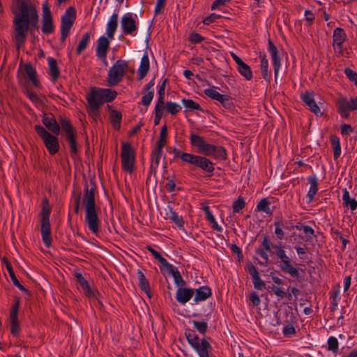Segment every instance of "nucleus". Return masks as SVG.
<instances>
[{
    "label": "nucleus",
    "instance_id": "obj_28",
    "mask_svg": "<svg viewBox=\"0 0 357 357\" xmlns=\"http://www.w3.org/2000/svg\"><path fill=\"white\" fill-rule=\"evenodd\" d=\"M47 62L49 66V75L52 77V81L56 82L60 76V70L57 62L53 57H48Z\"/></svg>",
    "mask_w": 357,
    "mask_h": 357
},
{
    "label": "nucleus",
    "instance_id": "obj_19",
    "mask_svg": "<svg viewBox=\"0 0 357 357\" xmlns=\"http://www.w3.org/2000/svg\"><path fill=\"white\" fill-rule=\"evenodd\" d=\"M121 26L123 33L126 35L132 34L137 30L135 20L130 13H127L121 19Z\"/></svg>",
    "mask_w": 357,
    "mask_h": 357
},
{
    "label": "nucleus",
    "instance_id": "obj_7",
    "mask_svg": "<svg viewBox=\"0 0 357 357\" xmlns=\"http://www.w3.org/2000/svg\"><path fill=\"white\" fill-rule=\"evenodd\" d=\"M127 68L128 63L126 61L122 59L117 60L110 68L108 72V85L114 86L121 82Z\"/></svg>",
    "mask_w": 357,
    "mask_h": 357
},
{
    "label": "nucleus",
    "instance_id": "obj_55",
    "mask_svg": "<svg viewBox=\"0 0 357 357\" xmlns=\"http://www.w3.org/2000/svg\"><path fill=\"white\" fill-rule=\"evenodd\" d=\"M327 344H328V350L332 351L333 352H337V351L338 349L339 344H338V341L336 337H333V336L330 337L328 339Z\"/></svg>",
    "mask_w": 357,
    "mask_h": 357
},
{
    "label": "nucleus",
    "instance_id": "obj_35",
    "mask_svg": "<svg viewBox=\"0 0 357 357\" xmlns=\"http://www.w3.org/2000/svg\"><path fill=\"white\" fill-rule=\"evenodd\" d=\"M109 119L114 128L119 130L121 128V123L122 119L121 113L116 109L111 110L109 114Z\"/></svg>",
    "mask_w": 357,
    "mask_h": 357
},
{
    "label": "nucleus",
    "instance_id": "obj_50",
    "mask_svg": "<svg viewBox=\"0 0 357 357\" xmlns=\"http://www.w3.org/2000/svg\"><path fill=\"white\" fill-rule=\"evenodd\" d=\"M174 278V282L178 287H183L185 284V282L182 278L179 271L176 268L170 273Z\"/></svg>",
    "mask_w": 357,
    "mask_h": 357
},
{
    "label": "nucleus",
    "instance_id": "obj_10",
    "mask_svg": "<svg viewBox=\"0 0 357 357\" xmlns=\"http://www.w3.org/2000/svg\"><path fill=\"white\" fill-rule=\"evenodd\" d=\"M336 107L337 112L342 118H348L350 110H357V97L351 98L349 101L341 97L336 100Z\"/></svg>",
    "mask_w": 357,
    "mask_h": 357
},
{
    "label": "nucleus",
    "instance_id": "obj_6",
    "mask_svg": "<svg viewBox=\"0 0 357 357\" xmlns=\"http://www.w3.org/2000/svg\"><path fill=\"white\" fill-rule=\"evenodd\" d=\"M34 130L38 136L42 139L45 147L50 155H54L59 150V142L54 135L51 134L41 125H36Z\"/></svg>",
    "mask_w": 357,
    "mask_h": 357
},
{
    "label": "nucleus",
    "instance_id": "obj_4",
    "mask_svg": "<svg viewBox=\"0 0 357 357\" xmlns=\"http://www.w3.org/2000/svg\"><path fill=\"white\" fill-rule=\"evenodd\" d=\"M41 206L40 232L45 245L49 248L52 244L51 227L50 222V215L52 208L50 206L49 201L46 197L43 199Z\"/></svg>",
    "mask_w": 357,
    "mask_h": 357
},
{
    "label": "nucleus",
    "instance_id": "obj_5",
    "mask_svg": "<svg viewBox=\"0 0 357 357\" xmlns=\"http://www.w3.org/2000/svg\"><path fill=\"white\" fill-rule=\"evenodd\" d=\"M273 248L275 250V255L280 259V266L281 271L289 274L294 278H299L300 273L298 270L294 266L291 259L286 254L285 250L281 245H274Z\"/></svg>",
    "mask_w": 357,
    "mask_h": 357
},
{
    "label": "nucleus",
    "instance_id": "obj_26",
    "mask_svg": "<svg viewBox=\"0 0 357 357\" xmlns=\"http://www.w3.org/2000/svg\"><path fill=\"white\" fill-rule=\"evenodd\" d=\"M211 289L208 286H202L196 289L195 301L196 303L206 300L211 296Z\"/></svg>",
    "mask_w": 357,
    "mask_h": 357
},
{
    "label": "nucleus",
    "instance_id": "obj_39",
    "mask_svg": "<svg viewBox=\"0 0 357 357\" xmlns=\"http://www.w3.org/2000/svg\"><path fill=\"white\" fill-rule=\"evenodd\" d=\"M169 213H167V218L172 220L180 229H183L184 226V221L182 216L178 215L170 207H169Z\"/></svg>",
    "mask_w": 357,
    "mask_h": 357
},
{
    "label": "nucleus",
    "instance_id": "obj_43",
    "mask_svg": "<svg viewBox=\"0 0 357 357\" xmlns=\"http://www.w3.org/2000/svg\"><path fill=\"white\" fill-rule=\"evenodd\" d=\"M238 70L240 74L243 76L247 80H251L252 78V72L250 67L245 62L238 67Z\"/></svg>",
    "mask_w": 357,
    "mask_h": 357
},
{
    "label": "nucleus",
    "instance_id": "obj_63",
    "mask_svg": "<svg viewBox=\"0 0 357 357\" xmlns=\"http://www.w3.org/2000/svg\"><path fill=\"white\" fill-rule=\"evenodd\" d=\"M252 281H253L254 287L256 289L262 290V289H267L265 282L263 280H261L260 277L254 278L252 280Z\"/></svg>",
    "mask_w": 357,
    "mask_h": 357
},
{
    "label": "nucleus",
    "instance_id": "obj_42",
    "mask_svg": "<svg viewBox=\"0 0 357 357\" xmlns=\"http://www.w3.org/2000/svg\"><path fill=\"white\" fill-rule=\"evenodd\" d=\"M90 40V33L86 32L82 36V39L79 42V44L76 49V54L79 55L80 53L84 51L87 47L88 43Z\"/></svg>",
    "mask_w": 357,
    "mask_h": 357
},
{
    "label": "nucleus",
    "instance_id": "obj_18",
    "mask_svg": "<svg viewBox=\"0 0 357 357\" xmlns=\"http://www.w3.org/2000/svg\"><path fill=\"white\" fill-rule=\"evenodd\" d=\"M301 98L302 101L309 107L312 112L316 115H318L319 114H322L320 108L314 101L313 92L305 91L304 93L301 95Z\"/></svg>",
    "mask_w": 357,
    "mask_h": 357
},
{
    "label": "nucleus",
    "instance_id": "obj_8",
    "mask_svg": "<svg viewBox=\"0 0 357 357\" xmlns=\"http://www.w3.org/2000/svg\"><path fill=\"white\" fill-rule=\"evenodd\" d=\"M121 157L122 169L131 174L135 167V152L130 143H122Z\"/></svg>",
    "mask_w": 357,
    "mask_h": 357
},
{
    "label": "nucleus",
    "instance_id": "obj_44",
    "mask_svg": "<svg viewBox=\"0 0 357 357\" xmlns=\"http://www.w3.org/2000/svg\"><path fill=\"white\" fill-rule=\"evenodd\" d=\"M167 150L170 153H173L174 154V158H180L183 162H188L189 157L190 156V153H183L180 151L176 147H167Z\"/></svg>",
    "mask_w": 357,
    "mask_h": 357
},
{
    "label": "nucleus",
    "instance_id": "obj_61",
    "mask_svg": "<svg viewBox=\"0 0 357 357\" xmlns=\"http://www.w3.org/2000/svg\"><path fill=\"white\" fill-rule=\"evenodd\" d=\"M344 73L349 80L354 82L355 84L357 86V73L349 68H345Z\"/></svg>",
    "mask_w": 357,
    "mask_h": 357
},
{
    "label": "nucleus",
    "instance_id": "obj_1",
    "mask_svg": "<svg viewBox=\"0 0 357 357\" xmlns=\"http://www.w3.org/2000/svg\"><path fill=\"white\" fill-rule=\"evenodd\" d=\"M13 40L19 50L25 43L28 32L38 28V15L31 0H13Z\"/></svg>",
    "mask_w": 357,
    "mask_h": 357
},
{
    "label": "nucleus",
    "instance_id": "obj_11",
    "mask_svg": "<svg viewBox=\"0 0 357 357\" xmlns=\"http://www.w3.org/2000/svg\"><path fill=\"white\" fill-rule=\"evenodd\" d=\"M188 162L197 167L201 168L204 172L209 173L211 175L215 169L213 163L209 159L204 156L191 154Z\"/></svg>",
    "mask_w": 357,
    "mask_h": 357
},
{
    "label": "nucleus",
    "instance_id": "obj_64",
    "mask_svg": "<svg viewBox=\"0 0 357 357\" xmlns=\"http://www.w3.org/2000/svg\"><path fill=\"white\" fill-rule=\"evenodd\" d=\"M246 270L252 276V280L259 277L257 268L252 263L250 262L248 264Z\"/></svg>",
    "mask_w": 357,
    "mask_h": 357
},
{
    "label": "nucleus",
    "instance_id": "obj_56",
    "mask_svg": "<svg viewBox=\"0 0 357 357\" xmlns=\"http://www.w3.org/2000/svg\"><path fill=\"white\" fill-rule=\"evenodd\" d=\"M158 261L160 263V268L161 271H162L164 268L167 269L169 273H171L174 270H175L176 268L174 267L173 265L170 264L165 258L162 257L160 260H158Z\"/></svg>",
    "mask_w": 357,
    "mask_h": 357
},
{
    "label": "nucleus",
    "instance_id": "obj_41",
    "mask_svg": "<svg viewBox=\"0 0 357 357\" xmlns=\"http://www.w3.org/2000/svg\"><path fill=\"white\" fill-rule=\"evenodd\" d=\"M190 144L198 148V149L200 151L202 147L204 146L205 141L204 138L198 135L192 133L190 136Z\"/></svg>",
    "mask_w": 357,
    "mask_h": 357
},
{
    "label": "nucleus",
    "instance_id": "obj_34",
    "mask_svg": "<svg viewBox=\"0 0 357 357\" xmlns=\"http://www.w3.org/2000/svg\"><path fill=\"white\" fill-rule=\"evenodd\" d=\"M260 58H261L260 70H261V75H262L263 78L266 82H269L271 76L268 71V61L266 59V56L265 54L260 55Z\"/></svg>",
    "mask_w": 357,
    "mask_h": 357
},
{
    "label": "nucleus",
    "instance_id": "obj_40",
    "mask_svg": "<svg viewBox=\"0 0 357 357\" xmlns=\"http://www.w3.org/2000/svg\"><path fill=\"white\" fill-rule=\"evenodd\" d=\"M59 125H60V127H61L62 129L64 130L66 134L72 133V132H75L70 120L66 117H63V116H60Z\"/></svg>",
    "mask_w": 357,
    "mask_h": 357
},
{
    "label": "nucleus",
    "instance_id": "obj_52",
    "mask_svg": "<svg viewBox=\"0 0 357 357\" xmlns=\"http://www.w3.org/2000/svg\"><path fill=\"white\" fill-rule=\"evenodd\" d=\"M275 234L277 236V238L280 240L283 239L284 236V231L282 230V227H284V224L280 221L275 222Z\"/></svg>",
    "mask_w": 357,
    "mask_h": 357
},
{
    "label": "nucleus",
    "instance_id": "obj_13",
    "mask_svg": "<svg viewBox=\"0 0 357 357\" xmlns=\"http://www.w3.org/2000/svg\"><path fill=\"white\" fill-rule=\"evenodd\" d=\"M268 50L272 58L273 66L274 68L275 81L277 82L279 70L281 66V59L279 56L278 50L274 43L269 38L268 40Z\"/></svg>",
    "mask_w": 357,
    "mask_h": 357
},
{
    "label": "nucleus",
    "instance_id": "obj_60",
    "mask_svg": "<svg viewBox=\"0 0 357 357\" xmlns=\"http://www.w3.org/2000/svg\"><path fill=\"white\" fill-rule=\"evenodd\" d=\"M215 146V145L205 142L204 146L202 147L200 151L206 155L211 156L213 153Z\"/></svg>",
    "mask_w": 357,
    "mask_h": 357
},
{
    "label": "nucleus",
    "instance_id": "obj_29",
    "mask_svg": "<svg viewBox=\"0 0 357 357\" xmlns=\"http://www.w3.org/2000/svg\"><path fill=\"white\" fill-rule=\"evenodd\" d=\"M154 79H151L146 84L144 88V91H148L146 94L142 96V102L144 106H149L152 101L154 96L153 90L149 91L154 86Z\"/></svg>",
    "mask_w": 357,
    "mask_h": 357
},
{
    "label": "nucleus",
    "instance_id": "obj_58",
    "mask_svg": "<svg viewBox=\"0 0 357 357\" xmlns=\"http://www.w3.org/2000/svg\"><path fill=\"white\" fill-rule=\"evenodd\" d=\"M168 79H165L162 83V84L160 86L159 90H158V102L160 103L165 102V86L166 83L167 82Z\"/></svg>",
    "mask_w": 357,
    "mask_h": 357
},
{
    "label": "nucleus",
    "instance_id": "obj_36",
    "mask_svg": "<svg viewBox=\"0 0 357 357\" xmlns=\"http://www.w3.org/2000/svg\"><path fill=\"white\" fill-rule=\"evenodd\" d=\"M42 32L45 34H50L54 31L52 17L42 18Z\"/></svg>",
    "mask_w": 357,
    "mask_h": 357
},
{
    "label": "nucleus",
    "instance_id": "obj_9",
    "mask_svg": "<svg viewBox=\"0 0 357 357\" xmlns=\"http://www.w3.org/2000/svg\"><path fill=\"white\" fill-rule=\"evenodd\" d=\"M76 19V10L75 9L70 6L68 7L65 13L62 15L61 21V41L64 43L68 37L70 29L73 25V23Z\"/></svg>",
    "mask_w": 357,
    "mask_h": 357
},
{
    "label": "nucleus",
    "instance_id": "obj_47",
    "mask_svg": "<svg viewBox=\"0 0 357 357\" xmlns=\"http://www.w3.org/2000/svg\"><path fill=\"white\" fill-rule=\"evenodd\" d=\"M212 155L219 160H225L227 158L226 150L222 146H215Z\"/></svg>",
    "mask_w": 357,
    "mask_h": 357
},
{
    "label": "nucleus",
    "instance_id": "obj_48",
    "mask_svg": "<svg viewBox=\"0 0 357 357\" xmlns=\"http://www.w3.org/2000/svg\"><path fill=\"white\" fill-rule=\"evenodd\" d=\"M166 109L167 112L170 113L172 115H175L181 109V105L176 102H167L166 103Z\"/></svg>",
    "mask_w": 357,
    "mask_h": 357
},
{
    "label": "nucleus",
    "instance_id": "obj_45",
    "mask_svg": "<svg viewBox=\"0 0 357 357\" xmlns=\"http://www.w3.org/2000/svg\"><path fill=\"white\" fill-rule=\"evenodd\" d=\"M270 202L268 199H261L257 206V210L259 211H263L267 214H272V211L269 207Z\"/></svg>",
    "mask_w": 357,
    "mask_h": 357
},
{
    "label": "nucleus",
    "instance_id": "obj_17",
    "mask_svg": "<svg viewBox=\"0 0 357 357\" xmlns=\"http://www.w3.org/2000/svg\"><path fill=\"white\" fill-rule=\"evenodd\" d=\"M190 346L197 352L199 357H210L208 350L211 349V345L206 339L195 341Z\"/></svg>",
    "mask_w": 357,
    "mask_h": 357
},
{
    "label": "nucleus",
    "instance_id": "obj_24",
    "mask_svg": "<svg viewBox=\"0 0 357 357\" xmlns=\"http://www.w3.org/2000/svg\"><path fill=\"white\" fill-rule=\"evenodd\" d=\"M194 294L195 291L193 289L180 287L176 291V298L178 303L185 304L192 298Z\"/></svg>",
    "mask_w": 357,
    "mask_h": 357
},
{
    "label": "nucleus",
    "instance_id": "obj_33",
    "mask_svg": "<svg viewBox=\"0 0 357 357\" xmlns=\"http://www.w3.org/2000/svg\"><path fill=\"white\" fill-rule=\"evenodd\" d=\"M137 275H138V279H139V288L143 291H144L149 297H151V294H150L151 289H150V284H149L148 280L145 278L144 273L140 270H138Z\"/></svg>",
    "mask_w": 357,
    "mask_h": 357
},
{
    "label": "nucleus",
    "instance_id": "obj_23",
    "mask_svg": "<svg viewBox=\"0 0 357 357\" xmlns=\"http://www.w3.org/2000/svg\"><path fill=\"white\" fill-rule=\"evenodd\" d=\"M25 75L31 82L36 88H41V84L37 77V72L30 63H25L23 66Z\"/></svg>",
    "mask_w": 357,
    "mask_h": 357
},
{
    "label": "nucleus",
    "instance_id": "obj_2",
    "mask_svg": "<svg viewBox=\"0 0 357 357\" xmlns=\"http://www.w3.org/2000/svg\"><path fill=\"white\" fill-rule=\"evenodd\" d=\"M91 185L89 188L87 182L84 183L83 203L85 206V221L89 229L92 233L97 234L99 231L100 220L95 201L96 186L93 181H91Z\"/></svg>",
    "mask_w": 357,
    "mask_h": 357
},
{
    "label": "nucleus",
    "instance_id": "obj_37",
    "mask_svg": "<svg viewBox=\"0 0 357 357\" xmlns=\"http://www.w3.org/2000/svg\"><path fill=\"white\" fill-rule=\"evenodd\" d=\"M331 142L333 149L334 160H337L341 154L340 139L335 135H332L331 137Z\"/></svg>",
    "mask_w": 357,
    "mask_h": 357
},
{
    "label": "nucleus",
    "instance_id": "obj_21",
    "mask_svg": "<svg viewBox=\"0 0 357 357\" xmlns=\"http://www.w3.org/2000/svg\"><path fill=\"white\" fill-rule=\"evenodd\" d=\"M76 281L79 284L81 288L83 290L84 294L88 298L96 297V291L91 288L88 282L85 280L81 273L76 272L74 274Z\"/></svg>",
    "mask_w": 357,
    "mask_h": 357
},
{
    "label": "nucleus",
    "instance_id": "obj_32",
    "mask_svg": "<svg viewBox=\"0 0 357 357\" xmlns=\"http://www.w3.org/2000/svg\"><path fill=\"white\" fill-rule=\"evenodd\" d=\"M342 192V200L344 206L349 208L351 211L356 210L357 208V201L354 198L350 197L349 192L346 188H344Z\"/></svg>",
    "mask_w": 357,
    "mask_h": 357
},
{
    "label": "nucleus",
    "instance_id": "obj_49",
    "mask_svg": "<svg viewBox=\"0 0 357 357\" xmlns=\"http://www.w3.org/2000/svg\"><path fill=\"white\" fill-rule=\"evenodd\" d=\"M73 195L74 197V211L78 214L80 208L82 193L80 191H73Z\"/></svg>",
    "mask_w": 357,
    "mask_h": 357
},
{
    "label": "nucleus",
    "instance_id": "obj_54",
    "mask_svg": "<svg viewBox=\"0 0 357 357\" xmlns=\"http://www.w3.org/2000/svg\"><path fill=\"white\" fill-rule=\"evenodd\" d=\"M195 328L202 334H205L207 331L208 325L206 321H192Z\"/></svg>",
    "mask_w": 357,
    "mask_h": 357
},
{
    "label": "nucleus",
    "instance_id": "obj_53",
    "mask_svg": "<svg viewBox=\"0 0 357 357\" xmlns=\"http://www.w3.org/2000/svg\"><path fill=\"white\" fill-rule=\"evenodd\" d=\"M185 336L190 344H191V343L194 342L195 341L199 340V337L195 333V331L190 328L185 329Z\"/></svg>",
    "mask_w": 357,
    "mask_h": 357
},
{
    "label": "nucleus",
    "instance_id": "obj_22",
    "mask_svg": "<svg viewBox=\"0 0 357 357\" xmlns=\"http://www.w3.org/2000/svg\"><path fill=\"white\" fill-rule=\"evenodd\" d=\"M109 47V40L105 36H101L97 41L96 56L105 60Z\"/></svg>",
    "mask_w": 357,
    "mask_h": 357
},
{
    "label": "nucleus",
    "instance_id": "obj_31",
    "mask_svg": "<svg viewBox=\"0 0 357 357\" xmlns=\"http://www.w3.org/2000/svg\"><path fill=\"white\" fill-rule=\"evenodd\" d=\"M307 181L310 184V188L307 192V197L309 199V202H311L318 191V182L315 175L308 176Z\"/></svg>",
    "mask_w": 357,
    "mask_h": 357
},
{
    "label": "nucleus",
    "instance_id": "obj_46",
    "mask_svg": "<svg viewBox=\"0 0 357 357\" xmlns=\"http://www.w3.org/2000/svg\"><path fill=\"white\" fill-rule=\"evenodd\" d=\"M182 103L186 108H188L191 110H201L202 111V109L199 104L196 102L192 99H183Z\"/></svg>",
    "mask_w": 357,
    "mask_h": 357
},
{
    "label": "nucleus",
    "instance_id": "obj_25",
    "mask_svg": "<svg viewBox=\"0 0 357 357\" xmlns=\"http://www.w3.org/2000/svg\"><path fill=\"white\" fill-rule=\"evenodd\" d=\"M266 252H271V242L268 239V236L266 234H264V239L261 243V247L257 248L256 252L265 261V264H267L269 260Z\"/></svg>",
    "mask_w": 357,
    "mask_h": 357
},
{
    "label": "nucleus",
    "instance_id": "obj_59",
    "mask_svg": "<svg viewBox=\"0 0 357 357\" xmlns=\"http://www.w3.org/2000/svg\"><path fill=\"white\" fill-rule=\"evenodd\" d=\"M160 158L161 157L160 156L151 155V163L150 167V172L151 173L155 174L156 169L159 165Z\"/></svg>",
    "mask_w": 357,
    "mask_h": 357
},
{
    "label": "nucleus",
    "instance_id": "obj_12",
    "mask_svg": "<svg viewBox=\"0 0 357 357\" xmlns=\"http://www.w3.org/2000/svg\"><path fill=\"white\" fill-rule=\"evenodd\" d=\"M204 93L213 100L220 102L224 107L227 109H231L234 107V103L229 96L220 94L213 89H206Z\"/></svg>",
    "mask_w": 357,
    "mask_h": 357
},
{
    "label": "nucleus",
    "instance_id": "obj_27",
    "mask_svg": "<svg viewBox=\"0 0 357 357\" xmlns=\"http://www.w3.org/2000/svg\"><path fill=\"white\" fill-rule=\"evenodd\" d=\"M149 70V60L147 53L144 54L141 59V63L137 72L138 79L144 78Z\"/></svg>",
    "mask_w": 357,
    "mask_h": 357
},
{
    "label": "nucleus",
    "instance_id": "obj_57",
    "mask_svg": "<svg viewBox=\"0 0 357 357\" xmlns=\"http://www.w3.org/2000/svg\"><path fill=\"white\" fill-rule=\"evenodd\" d=\"M267 289H270V292L274 293L277 296L282 298L286 296V292L283 291L280 287H278L274 284L271 286H268Z\"/></svg>",
    "mask_w": 357,
    "mask_h": 357
},
{
    "label": "nucleus",
    "instance_id": "obj_38",
    "mask_svg": "<svg viewBox=\"0 0 357 357\" xmlns=\"http://www.w3.org/2000/svg\"><path fill=\"white\" fill-rule=\"evenodd\" d=\"M66 140L70 146V154L74 155L78 152L77 141H76V132L66 134Z\"/></svg>",
    "mask_w": 357,
    "mask_h": 357
},
{
    "label": "nucleus",
    "instance_id": "obj_62",
    "mask_svg": "<svg viewBox=\"0 0 357 357\" xmlns=\"http://www.w3.org/2000/svg\"><path fill=\"white\" fill-rule=\"evenodd\" d=\"M174 178H175V176H173L172 178H170L169 176H167L166 178V179L168 181H167V183L165 185V188L169 192H172L175 190L176 183H175Z\"/></svg>",
    "mask_w": 357,
    "mask_h": 357
},
{
    "label": "nucleus",
    "instance_id": "obj_20",
    "mask_svg": "<svg viewBox=\"0 0 357 357\" xmlns=\"http://www.w3.org/2000/svg\"><path fill=\"white\" fill-rule=\"evenodd\" d=\"M2 262L5 264L6 268L8 272L9 276L15 286H16L17 288H19L20 290L24 292L27 295H30V291L27 289H26L24 286H22L19 280H17V277L15 276V274L14 273V271L13 269L12 265L8 261V258L6 257H3L2 259Z\"/></svg>",
    "mask_w": 357,
    "mask_h": 357
},
{
    "label": "nucleus",
    "instance_id": "obj_15",
    "mask_svg": "<svg viewBox=\"0 0 357 357\" xmlns=\"http://www.w3.org/2000/svg\"><path fill=\"white\" fill-rule=\"evenodd\" d=\"M20 307V299H15V304L13 305L10 313V332L13 335H17L20 331V326L18 321V311Z\"/></svg>",
    "mask_w": 357,
    "mask_h": 357
},
{
    "label": "nucleus",
    "instance_id": "obj_3",
    "mask_svg": "<svg viewBox=\"0 0 357 357\" xmlns=\"http://www.w3.org/2000/svg\"><path fill=\"white\" fill-rule=\"evenodd\" d=\"M116 96L117 92L115 90L93 87L90 93L87 95L86 100L90 110L95 115H98L100 106L104 102L113 101Z\"/></svg>",
    "mask_w": 357,
    "mask_h": 357
},
{
    "label": "nucleus",
    "instance_id": "obj_16",
    "mask_svg": "<svg viewBox=\"0 0 357 357\" xmlns=\"http://www.w3.org/2000/svg\"><path fill=\"white\" fill-rule=\"evenodd\" d=\"M346 33L343 29L336 28L333 31V45L335 52L342 55V43L346 39Z\"/></svg>",
    "mask_w": 357,
    "mask_h": 357
},
{
    "label": "nucleus",
    "instance_id": "obj_30",
    "mask_svg": "<svg viewBox=\"0 0 357 357\" xmlns=\"http://www.w3.org/2000/svg\"><path fill=\"white\" fill-rule=\"evenodd\" d=\"M118 26V15L117 13H114L107 24V34L109 39H112L114 38V33L116 30Z\"/></svg>",
    "mask_w": 357,
    "mask_h": 357
},
{
    "label": "nucleus",
    "instance_id": "obj_14",
    "mask_svg": "<svg viewBox=\"0 0 357 357\" xmlns=\"http://www.w3.org/2000/svg\"><path fill=\"white\" fill-rule=\"evenodd\" d=\"M43 124L46 128L55 135H59L61 132V127L52 113L44 114L42 119Z\"/></svg>",
    "mask_w": 357,
    "mask_h": 357
},
{
    "label": "nucleus",
    "instance_id": "obj_51",
    "mask_svg": "<svg viewBox=\"0 0 357 357\" xmlns=\"http://www.w3.org/2000/svg\"><path fill=\"white\" fill-rule=\"evenodd\" d=\"M245 206V202L242 197H238V198L233 203V212L238 213L241 210H242Z\"/></svg>",
    "mask_w": 357,
    "mask_h": 357
}]
</instances>
